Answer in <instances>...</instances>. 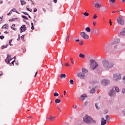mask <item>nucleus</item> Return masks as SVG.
I'll return each instance as SVG.
<instances>
[{"instance_id": "1", "label": "nucleus", "mask_w": 125, "mask_h": 125, "mask_svg": "<svg viewBox=\"0 0 125 125\" xmlns=\"http://www.w3.org/2000/svg\"><path fill=\"white\" fill-rule=\"evenodd\" d=\"M103 65L104 68L109 69V68H112L114 66V63L111 62H109L107 60H104L103 62Z\"/></svg>"}, {"instance_id": "2", "label": "nucleus", "mask_w": 125, "mask_h": 125, "mask_svg": "<svg viewBox=\"0 0 125 125\" xmlns=\"http://www.w3.org/2000/svg\"><path fill=\"white\" fill-rule=\"evenodd\" d=\"M83 121L86 124H95L96 122L95 120H93L91 117L88 116H85L83 118Z\"/></svg>"}, {"instance_id": "3", "label": "nucleus", "mask_w": 125, "mask_h": 125, "mask_svg": "<svg viewBox=\"0 0 125 125\" xmlns=\"http://www.w3.org/2000/svg\"><path fill=\"white\" fill-rule=\"evenodd\" d=\"M120 42V40H117V41H114L110 43L109 44H106L104 46V50L106 52H108L109 50L110 49V47H111V45H113V44H116Z\"/></svg>"}, {"instance_id": "4", "label": "nucleus", "mask_w": 125, "mask_h": 125, "mask_svg": "<svg viewBox=\"0 0 125 125\" xmlns=\"http://www.w3.org/2000/svg\"><path fill=\"white\" fill-rule=\"evenodd\" d=\"M98 67V63L95 60H90V68L91 70H95Z\"/></svg>"}, {"instance_id": "5", "label": "nucleus", "mask_w": 125, "mask_h": 125, "mask_svg": "<svg viewBox=\"0 0 125 125\" xmlns=\"http://www.w3.org/2000/svg\"><path fill=\"white\" fill-rule=\"evenodd\" d=\"M80 36H81L84 40H88V39H89V36L84 32H81L80 33Z\"/></svg>"}, {"instance_id": "6", "label": "nucleus", "mask_w": 125, "mask_h": 125, "mask_svg": "<svg viewBox=\"0 0 125 125\" xmlns=\"http://www.w3.org/2000/svg\"><path fill=\"white\" fill-rule=\"evenodd\" d=\"M117 22L118 24H120V25H124L125 24V21L124 20V18H123V17H118L117 18Z\"/></svg>"}, {"instance_id": "7", "label": "nucleus", "mask_w": 125, "mask_h": 125, "mask_svg": "<svg viewBox=\"0 0 125 125\" xmlns=\"http://www.w3.org/2000/svg\"><path fill=\"white\" fill-rule=\"evenodd\" d=\"M122 78L121 74H114L113 75V80L114 81H118V80H121Z\"/></svg>"}, {"instance_id": "8", "label": "nucleus", "mask_w": 125, "mask_h": 125, "mask_svg": "<svg viewBox=\"0 0 125 125\" xmlns=\"http://www.w3.org/2000/svg\"><path fill=\"white\" fill-rule=\"evenodd\" d=\"M110 83V82L108 80L104 79L102 81V84L103 85H108Z\"/></svg>"}, {"instance_id": "9", "label": "nucleus", "mask_w": 125, "mask_h": 125, "mask_svg": "<svg viewBox=\"0 0 125 125\" xmlns=\"http://www.w3.org/2000/svg\"><path fill=\"white\" fill-rule=\"evenodd\" d=\"M77 76L78 78H80V79H84L85 78V74L80 72L77 74Z\"/></svg>"}, {"instance_id": "10", "label": "nucleus", "mask_w": 125, "mask_h": 125, "mask_svg": "<svg viewBox=\"0 0 125 125\" xmlns=\"http://www.w3.org/2000/svg\"><path fill=\"white\" fill-rule=\"evenodd\" d=\"M87 98V95H86V94H84L81 96L79 98V100L80 101H83L84 100H85V98Z\"/></svg>"}, {"instance_id": "11", "label": "nucleus", "mask_w": 125, "mask_h": 125, "mask_svg": "<svg viewBox=\"0 0 125 125\" xmlns=\"http://www.w3.org/2000/svg\"><path fill=\"white\" fill-rule=\"evenodd\" d=\"M12 60L11 59V56L10 55H8L6 59H5V61L7 64H9V62Z\"/></svg>"}, {"instance_id": "12", "label": "nucleus", "mask_w": 125, "mask_h": 125, "mask_svg": "<svg viewBox=\"0 0 125 125\" xmlns=\"http://www.w3.org/2000/svg\"><path fill=\"white\" fill-rule=\"evenodd\" d=\"M20 30H21V33H23V32H25V31H26V30H27L26 25H25L24 24L22 25V26L21 27Z\"/></svg>"}, {"instance_id": "13", "label": "nucleus", "mask_w": 125, "mask_h": 125, "mask_svg": "<svg viewBox=\"0 0 125 125\" xmlns=\"http://www.w3.org/2000/svg\"><path fill=\"white\" fill-rule=\"evenodd\" d=\"M93 34H95V35H98L99 34V29L97 28H95L92 31Z\"/></svg>"}, {"instance_id": "14", "label": "nucleus", "mask_w": 125, "mask_h": 125, "mask_svg": "<svg viewBox=\"0 0 125 125\" xmlns=\"http://www.w3.org/2000/svg\"><path fill=\"white\" fill-rule=\"evenodd\" d=\"M101 120V125H105L107 124V121L104 120V118H102Z\"/></svg>"}, {"instance_id": "15", "label": "nucleus", "mask_w": 125, "mask_h": 125, "mask_svg": "<svg viewBox=\"0 0 125 125\" xmlns=\"http://www.w3.org/2000/svg\"><path fill=\"white\" fill-rule=\"evenodd\" d=\"M115 93V90L112 89L110 90L109 93V96H110V97H112V96H114V94Z\"/></svg>"}, {"instance_id": "16", "label": "nucleus", "mask_w": 125, "mask_h": 125, "mask_svg": "<svg viewBox=\"0 0 125 125\" xmlns=\"http://www.w3.org/2000/svg\"><path fill=\"white\" fill-rule=\"evenodd\" d=\"M87 73H88V70H87V69H86L85 68H82L83 74H84V75H85V74H87Z\"/></svg>"}, {"instance_id": "17", "label": "nucleus", "mask_w": 125, "mask_h": 125, "mask_svg": "<svg viewBox=\"0 0 125 125\" xmlns=\"http://www.w3.org/2000/svg\"><path fill=\"white\" fill-rule=\"evenodd\" d=\"M95 7L96 8H100L101 7V4L98 3H96L95 4Z\"/></svg>"}, {"instance_id": "18", "label": "nucleus", "mask_w": 125, "mask_h": 125, "mask_svg": "<svg viewBox=\"0 0 125 125\" xmlns=\"http://www.w3.org/2000/svg\"><path fill=\"white\" fill-rule=\"evenodd\" d=\"M85 30L86 32H87V33H90L91 32V30L90 29V28L89 27H87L85 28Z\"/></svg>"}, {"instance_id": "19", "label": "nucleus", "mask_w": 125, "mask_h": 125, "mask_svg": "<svg viewBox=\"0 0 125 125\" xmlns=\"http://www.w3.org/2000/svg\"><path fill=\"white\" fill-rule=\"evenodd\" d=\"M66 74H62L60 76V79H65L66 78Z\"/></svg>"}, {"instance_id": "20", "label": "nucleus", "mask_w": 125, "mask_h": 125, "mask_svg": "<svg viewBox=\"0 0 125 125\" xmlns=\"http://www.w3.org/2000/svg\"><path fill=\"white\" fill-rule=\"evenodd\" d=\"M1 29H8V24H4L2 26Z\"/></svg>"}, {"instance_id": "21", "label": "nucleus", "mask_w": 125, "mask_h": 125, "mask_svg": "<svg viewBox=\"0 0 125 125\" xmlns=\"http://www.w3.org/2000/svg\"><path fill=\"white\" fill-rule=\"evenodd\" d=\"M60 102H61V100L59 99H56L55 100V103H56V104H58L59 103H60Z\"/></svg>"}, {"instance_id": "22", "label": "nucleus", "mask_w": 125, "mask_h": 125, "mask_svg": "<svg viewBox=\"0 0 125 125\" xmlns=\"http://www.w3.org/2000/svg\"><path fill=\"white\" fill-rule=\"evenodd\" d=\"M120 36H125V28H124V30L123 31H121L120 33Z\"/></svg>"}, {"instance_id": "23", "label": "nucleus", "mask_w": 125, "mask_h": 125, "mask_svg": "<svg viewBox=\"0 0 125 125\" xmlns=\"http://www.w3.org/2000/svg\"><path fill=\"white\" fill-rule=\"evenodd\" d=\"M79 57L80 58H84V57H85V55H84L83 54L81 53L79 54Z\"/></svg>"}, {"instance_id": "24", "label": "nucleus", "mask_w": 125, "mask_h": 125, "mask_svg": "<svg viewBox=\"0 0 125 125\" xmlns=\"http://www.w3.org/2000/svg\"><path fill=\"white\" fill-rule=\"evenodd\" d=\"M94 92H95V89L94 88L90 90V93H94Z\"/></svg>"}, {"instance_id": "25", "label": "nucleus", "mask_w": 125, "mask_h": 125, "mask_svg": "<svg viewBox=\"0 0 125 125\" xmlns=\"http://www.w3.org/2000/svg\"><path fill=\"white\" fill-rule=\"evenodd\" d=\"M21 5H24V4H26V1L24 0H21Z\"/></svg>"}, {"instance_id": "26", "label": "nucleus", "mask_w": 125, "mask_h": 125, "mask_svg": "<svg viewBox=\"0 0 125 125\" xmlns=\"http://www.w3.org/2000/svg\"><path fill=\"white\" fill-rule=\"evenodd\" d=\"M54 96H55V97H58V96H59V94L57 92H55L54 93Z\"/></svg>"}, {"instance_id": "27", "label": "nucleus", "mask_w": 125, "mask_h": 125, "mask_svg": "<svg viewBox=\"0 0 125 125\" xmlns=\"http://www.w3.org/2000/svg\"><path fill=\"white\" fill-rule=\"evenodd\" d=\"M83 15L84 16L87 17L89 15V14H88V13H87V12H84L83 13Z\"/></svg>"}, {"instance_id": "28", "label": "nucleus", "mask_w": 125, "mask_h": 125, "mask_svg": "<svg viewBox=\"0 0 125 125\" xmlns=\"http://www.w3.org/2000/svg\"><path fill=\"white\" fill-rule=\"evenodd\" d=\"M26 9L27 10H28V11H29L30 12H32V9H30V8H29V6H26Z\"/></svg>"}, {"instance_id": "29", "label": "nucleus", "mask_w": 125, "mask_h": 125, "mask_svg": "<svg viewBox=\"0 0 125 125\" xmlns=\"http://www.w3.org/2000/svg\"><path fill=\"white\" fill-rule=\"evenodd\" d=\"M115 90L116 92H120V89L118 87H115Z\"/></svg>"}, {"instance_id": "30", "label": "nucleus", "mask_w": 125, "mask_h": 125, "mask_svg": "<svg viewBox=\"0 0 125 125\" xmlns=\"http://www.w3.org/2000/svg\"><path fill=\"white\" fill-rule=\"evenodd\" d=\"M15 20H17V19L14 18V19L10 20L9 21V22H13V21H15Z\"/></svg>"}, {"instance_id": "31", "label": "nucleus", "mask_w": 125, "mask_h": 125, "mask_svg": "<svg viewBox=\"0 0 125 125\" xmlns=\"http://www.w3.org/2000/svg\"><path fill=\"white\" fill-rule=\"evenodd\" d=\"M11 11H13L14 12H16V13H18V12L16 10V9L13 8Z\"/></svg>"}, {"instance_id": "32", "label": "nucleus", "mask_w": 125, "mask_h": 125, "mask_svg": "<svg viewBox=\"0 0 125 125\" xmlns=\"http://www.w3.org/2000/svg\"><path fill=\"white\" fill-rule=\"evenodd\" d=\"M31 30H35V27H34V23H31Z\"/></svg>"}, {"instance_id": "33", "label": "nucleus", "mask_w": 125, "mask_h": 125, "mask_svg": "<svg viewBox=\"0 0 125 125\" xmlns=\"http://www.w3.org/2000/svg\"><path fill=\"white\" fill-rule=\"evenodd\" d=\"M69 83L70 84H74V80H73L72 79L70 80L69 81Z\"/></svg>"}, {"instance_id": "34", "label": "nucleus", "mask_w": 125, "mask_h": 125, "mask_svg": "<svg viewBox=\"0 0 125 125\" xmlns=\"http://www.w3.org/2000/svg\"><path fill=\"white\" fill-rule=\"evenodd\" d=\"M105 119H106L107 121H110V116H109V115H106L105 116Z\"/></svg>"}, {"instance_id": "35", "label": "nucleus", "mask_w": 125, "mask_h": 125, "mask_svg": "<svg viewBox=\"0 0 125 125\" xmlns=\"http://www.w3.org/2000/svg\"><path fill=\"white\" fill-rule=\"evenodd\" d=\"M95 107L96 108V109H97V110H99V109H100V107H98V104H95Z\"/></svg>"}, {"instance_id": "36", "label": "nucleus", "mask_w": 125, "mask_h": 125, "mask_svg": "<svg viewBox=\"0 0 125 125\" xmlns=\"http://www.w3.org/2000/svg\"><path fill=\"white\" fill-rule=\"evenodd\" d=\"M8 45V44H7L6 45H3L1 47L2 49H3V48H6Z\"/></svg>"}, {"instance_id": "37", "label": "nucleus", "mask_w": 125, "mask_h": 125, "mask_svg": "<svg viewBox=\"0 0 125 125\" xmlns=\"http://www.w3.org/2000/svg\"><path fill=\"white\" fill-rule=\"evenodd\" d=\"M54 119H55V117H50L48 118V119L50 120V121H51V122H52Z\"/></svg>"}, {"instance_id": "38", "label": "nucleus", "mask_w": 125, "mask_h": 125, "mask_svg": "<svg viewBox=\"0 0 125 125\" xmlns=\"http://www.w3.org/2000/svg\"><path fill=\"white\" fill-rule=\"evenodd\" d=\"M108 112H109V111L107 109H105L104 111V113L107 114V113H108Z\"/></svg>"}, {"instance_id": "39", "label": "nucleus", "mask_w": 125, "mask_h": 125, "mask_svg": "<svg viewBox=\"0 0 125 125\" xmlns=\"http://www.w3.org/2000/svg\"><path fill=\"white\" fill-rule=\"evenodd\" d=\"M21 17L22 18H23L24 19H25V20H28V18H27V17H26L25 16H22Z\"/></svg>"}, {"instance_id": "40", "label": "nucleus", "mask_w": 125, "mask_h": 125, "mask_svg": "<svg viewBox=\"0 0 125 125\" xmlns=\"http://www.w3.org/2000/svg\"><path fill=\"white\" fill-rule=\"evenodd\" d=\"M70 61L71 62L72 64H74V61L73 60V58H70Z\"/></svg>"}, {"instance_id": "41", "label": "nucleus", "mask_w": 125, "mask_h": 125, "mask_svg": "<svg viewBox=\"0 0 125 125\" xmlns=\"http://www.w3.org/2000/svg\"><path fill=\"white\" fill-rule=\"evenodd\" d=\"M57 108H58V110L60 111V113H61V112H62V109H61L59 107H58Z\"/></svg>"}, {"instance_id": "42", "label": "nucleus", "mask_w": 125, "mask_h": 125, "mask_svg": "<svg viewBox=\"0 0 125 125\" xmlns=\"http://www.w3.org/2000/svg\"><path fill=\"white\" fill-rule=\"evenodd\" d=\"M12 42V40H9V45H10L11 46V45H12V44H11Z\"/></svg>"}, {"instance_id": "43", "label": "nucleus", "mask_w": 125, "mask_h": 125, "mask_svg": "<svg viewBox=\"0 0 125 125\" xmlns=\"http://www.w3.org/2000/svg\"><path fill=\"white\" fill-rule=\"evenodd\" d=\"M122 93H123V94H125V88H123L122 89Z\"/></svg>"}, {"instance_id": "44", "label": "nucleus", "mask_w": 125, "mask_h": 125, "mask_svg": "<svg viewBox=\"0 0 125 125\" xmlns=\"http://www.w3.org/2000/svg\"><path fill=\"white\" fill-rule=\"evenodd\" d=\"M25 35H23L22 36H21V39L22 40V41H24V37Z\"/></svg>"}, {"instance_id": "45", "label": "nucleus", "mask_w": 125, "mask_h": 125, "mask_svg": "<svg viewBox=\"0 0 125 125\" xmlns=\"http://www.w3.org/2000/svg\"><path fill=\"white\" fill-rule=\"evenodd\" d=\"M0 39L1 40H3V39H4V36H0Z\"/></svg>"}, {"instance_id": "46", "label": "nucleus", "mask_w": 125, "mask_h": 125, "mask_svg": "<svg viewBox=\"0 0 125 125\" xmlns=\"http://www.w3.org/2000/svg\"><path fill=\"white\" fill-rule=\"evenodd\" d=\"M37 11H38V9L37 8H34L33 12H37Z\"/></svg>"}, {"instance_id": "47", "label": "nucleus", "mask_w": 125, "mask_h": 125, "mask_svg": "<svg viewBox=\"0 0 125 125\" xmlns=\"http://www.w3.org/2000/svg\"><path fill=\"white\" fill-rule=\"evenodd\" d=\"M110 26H112V20H109Z\"/></svg>"}, {"instance_id": "48", "label": "nucleus", "mask_w": 125, "mask_h": 125, "mask_svg": "<svg viewBox=\"0 0 125 125\" xmlns=\"http://www.w3.org/2000/svg\"><path fill=\"white\" fill-rule=\"evenodd\" d=\"M79 44H80V45H83V42H79Z\"/></svg>"}, {"instance_id": "49", "label": "nucleus", "mask_w": 125, "mask_h": 125, "mask_svg": "<svg viewBox=\"0 0 125 125\" xmlns=\"http://www.w3.org/2000/svg\"><path fill=\"white\" fill-rule=\"evenodd\" d=\"M23 13V14H25V15H29V14H28V13L27 12H22Z\"/></svg>"}, {"instance_id": "50", "label": "nucleus", "mask_w": 125, "mask_h": 125, "mask_svg": "<svg viewBox=\"0 0 125 125\" xmlns=\"http://www.w3.org/2000/svg\"><path fill=\"white\" fill-rule=\"evenodd\" d=\"M96 18H97V16L94 15V17H93V19H96Z\"/></svg>"}, {"instance_id": "51", "label": "nucleus", "mask_w": 125, "mask_h": 125, "mask_svg": "<svg viewBox=\"0 0 125 125\" xmlns=\"http://www.w3.org/2000/svg\"><path fill=\"white\" fill-rule=\"evenodd\" d=\"M123 114L125 116V109L122 111Z\"/></svg>"}, {"instance_id": "52", "label": "nucleus", "mask_w": 125, "mask_h": 125, "mask_svg": "<svg viewBox=\"0 0 125 125\" xmlns=\"http://www.w3.org/2000/svg\"><path fill=\"white\" fill-rule=\"evenodd\" d=\"M11 13H12V12L11 11H10L9 12V13H8L7 15H8H8H10L11 14Z\"/></svg>"}, {"instance_id": "53", "label": "nucleus", "mask_w": 125, "mask_h": 125, "mask_svg": "<svg viewBox=\"0 0 125 125\" xmlns=\"http://www.w3.org/2000/svg\"><path fill=\"white\" fill-rule=\"evenodd\" d=\"M3 18V16L0 17V21H2V18Z\"/></svg>"}, {"instance_id": "54", "label": "nucleus", "mask_w": 125, "mask_h": 125, "mask_svg": "<svg viewBox=\"0 0 125 125\" xmlns=\"http://www.w3.org/2000/svg\"><path fill=\"white\" fill-rule=\"evenodd\" d=\"M110 1H111L112 2H113L114 3V2H115V1H116V0H110Z\"/></svg>"}, {"instance_id": "55", "label": "nucleus", "mask_w": 125, "mask_h": 125, "mask_svg": "<svg viewBox=\"0 0 125 125\" xmlns=\"http://www.w3.org/2000/svg\"><path fill=\"white\" fill-rule=\"evenodd\" d=\"M65 66H70V64L68 62L65 63Z\"/></svg>"}, {"instance_id": "56", "label": "nucleus", "mask_w": 125, "mask_h": 125, "mask_svg": "<svg viewBox=\"0 0 125 125\" xmlns=\"http://www.w3.org/2000/svg\"><path fill=\"white\" fill-rule=\"evenodd\" d=\"M93 24L94 25V26H95V25H96V22H95V21H94L93 22Z\"/></svg>"}, {"instance_id": "57", "label": "nucleus", "mask_w": 125, "mask_h": 125, "mask_svg": "<svg viewBox=\"0 0 125 125\" xmlns=\"http://www.w3.org/2000/svg\"><path fill=\"white\" fill-rule=\"evenodd\" d=\"M53 2L54 3H56L57 2V0H53Z\"/></svg>"}, {"instance_id": "58", "label": "nucleus", "mask_w": 125, "mask_h": 125, "mask_svg": "<svg viewBox=\"0 0 125 125\" xmlns=\"http://www.w3.org/2000/svg\"><path fill=\"white\" fill-rule=\"evenodd\" d=\"M37 74H38V71H37V72H36V74H35V76H34V78H36V77H37Z\"/></svg>"}, {"instance_id": "59", "label": "nucleus", "mask_w": 125, "mask_h": 125, "mask_svg": "<svg viewBox=\"0 0 125 125\" xmlns=\"http://www.w3.org/2000/svg\"><path fill=\"white\" fill-rule=\"evenodd\" d=\"M11 64L13 65V66H14V61L11 62Z\"/></svg>"}, {"instance_id": "60", "label": "nucleus", "mask_w": 125, "mask_h": 125, "mask_svg": "<svg viewBox=\"0 0 125 125\" xmlns=\"http://www.w3.org/2000/svg\"><path fill=\"white\" fill-rule=\"evenodd\" d=\"M33 22H34V23L35 24H36V23H37V21L34 20H33Z\"/></svg>"}, {"instance_id": "61", "label": "nucleus", "mask_w": 125, "mask_h": 125, "mask_svg": "<svg viewBox=\"0 0 125 125\" xmlns=\"http://www.w3.org/2000/svg\"><path fill=\"white\" fill-rule=\"evenodd\" d=\"M84 106H86V105H87V102H85V103L84 104Z\"/></svg>"}, {"instance_id": "62", "label": "nucleus", "mask_w": 125, "mask_h": 125, "mask_svg": "<svg viewBox=\"0 0 125 125\" xmlns=\"http://www.w3.org/2000/svg\"><path fill=\"white\" fill-rule=\"evenodd\" d=\"M64 95H66V93H67V92H66V91H64Z\"/></svg>"}, {"instance_id": "63", "label": "nucleus", "mask_w": 125, "mask_h": 125, "mask_svg": "<svg viewBox=\"0 0 125 125\" xmlns=\"http://www.w3.org/2000/svg\"><path fill=\"white\" fill-rule=\"evenodd\" d=\"M117 47H118V46L117 45H115L114 46V48H117Z\"/></svg>"}, {"instance_id": "64", "label": "nucleus", "mask_w": 125, "mask_h": 125, "mask_svg": "<svg viewBox=\"0 0 125 125\" xmlns=\"http://www.w3.org/2000/svg\"><path fill=\"white\" fill-rule=\"evenodd\" d=\"M43 10L44 11H45V12L46 11V9L45 8H43Z\"/></svg>"}]
</instances>
